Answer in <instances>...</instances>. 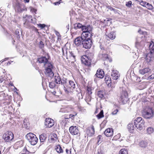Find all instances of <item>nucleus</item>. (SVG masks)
Wrapping results in <instances>:
<instances>
[{"label": "nucleus", "mask_w": 154, "mask_h": 154, "mask_svg": "<svg viewBox=\"0 0 154 154\" xmlns=\"http://www.w3.org/2000/svg\"><path fill=\"white\" fill-rule=\"evenodd\" d=\"M150 52L147 54L145 60L144 61L143 66L145 68L139 70L140 74L143 75L151 72V69L149 68L151 64L154 61V43L152 42L148 43Z\"/></svg>", "instance_id": "f257e3e1"}, {"label": "nucleus", "mask_w": 154, "mask_h": 154, "mask_svg": "<svg viewBox=\"0 0 154 154\" xmlns=\"http://www.w3.org/2000/svg\"><path fill=\"white\" fill-rule=\"evenodd\" d=\"M45 69V74L47 76L49 77L50 78L53 77L54 75V73L53 71L54 68V66L49 62L44 66Z\"/></svg>", "instance_id": "f03ea898"}, {"label": "nucleus", "mask_w": 154, "mask_h": 154, "mask_svg": "<svg viewBox=\"0 0 154 154\" xmlns=\"http://www.w3.org/2000/svg\"><path fill=\"white\" fill-rule=\"evenodd\" d=\"M143 116L146 119L152 118L153 116L154 112L151 108L146 107L142 111Z\"/></svg>", "instance_id": "7ed1b4c3"}, {"label": "nucleus", "mask_w": 154, "mask_h": 154, "mask_svg": "<svg viewBox=\"0 0 154 154\" xmlns=\"http://www.w3.org/2000/svg\"><path fill=\"white\" fill-rule=\"evenodd\" d=\"M27 139L32 145H35L37 143L38 139L36 135L32 133H29L26 136Z\"/></svg>", "instance_id": "20e7f679"}, {"label": "nucleus", "mask_w": 154, "mask_h": 154, "mask_svg": "<svg viewBox=\"0 0 154 154\" xmlns=\"http://www.w3.org/2000/svg\"><path fill=\"white\" fill-rule=\"evenodd\" d=\"M120 100L123 104H125L128 101L129 99L128 94L125 89L122 88L120 94Z\"/></svg>", "instance_id": "39448f33"}, {"label": "nucleus", "mask_w": 154, "mask_h": 154, "mask_svg": "<svg viewBox=\"0 0 154 154\" xmlns=\"http://www.w3.org/2000/svg\"><path fill=\"white\" fill-rule=\"evenodd\" d=\"M142 37L143 36H137L136 38L135 47L138 49L143 47L144 46L143 42L142 39Z\"/></svg>", "instance_id": "423d86ee"}, {"label": "nucleus", "mask_w": 154, "mask_h": 154, "mask_svg": "<svg viewBox=\"0 0 154 154\" xmlns=\"http://www.w3.org/2000/svg\"><path fill=\"white\" fill-rule=\"evenodd\" d=\"M82 45L83 47L86 49L90 48L92 45V42L91 39H84L82 42Z\"/></svg>", "instance_id": "0eeeda50"}, {"label": "nucleus", "mask_w": 154, "mask_h": 154, "mask_svg": "<svg viewBox=\"0 0 154 154\" xmlns=\"http://www.w3.org/2000/svg\"><path fill=\"white\" fill-rule=\"evenodd\" d=\"M92 31L82 32L81 34V36L84 39H91V38L92 37Z\"/></svg>", "instance_id": "6e6552de"}, {"label": "nucleus", "mask_w": 154, "mask_h": 154, "mask_svg": "<svg viewBox=\"0 0 154 154\" xmlns=\"http://www.w3.org/2000/svg\"><path fill=\"white\" fill-rule=\"evenodd\" d=\"M70 133L73 135H78L80 134L78 128L76 126H72L69 128Z\"/></svg>", "instance_id": "1a4fd4ad"}, {"label": "nucleus", "mask_w": 154, "mask_h": 154, "mask_svg": "<svg viewBox=\"0 0 154 154\" xmlns=\"http://www.w3.org/2000/svg\"><path fill=\"white\" fill-rule=\"evenodd\" d=\"M54 124V122L53 120L49 118H46L45 120V125L46 127L51 128Z\"/></svg>", "instance_id": "9d476101"}, {"label": "nucleus", "mask_w": 154, "mask_h": 154, "mask_svg": "<svg viewBox=\"0 0 154 154\" xmlns=\"http://www.w3.org/2000/svg\"><path fill=\"white\" fill-rule=\"evenodd\" d=\"M86 134L89 137H91L94 134L95 131L94 126H91V127H88L86 130Z\"/></svg>", "instance_id": "9b49d317"}, {"label": "nucleus", "mask_w": 154, "mask_h": 154, "mask_svg": "<svg viewBox=\"0 0 154 154\" xmlns=\"http://www.w3.org/2000/svg\"><path fill=\"white\" fill-rule=\"evenodd\" d=\"M3 137L5 140L7 142L12 140L14 137L13 134L11 132H9L8 134L3 135Z\"/></svg>", "instance_id": "f8f14e48"}, {"label": "nucleus", "mask_w": 154, "mask_h": 154, "mask_svg": "<svg viewBox=\"0 0 154 154\" xmlns=\"http://www.w3.org/2000/svg\"><path fill=\"white\" fill-rule=\"evenodd\" d=\"M104 133L107 137L112 136L113 134V130L112 128H108L105 130Z\"/></svg>", "instance_id": "ddd939ff"}, {"label": "nucleus", "mask_w": 154, "mask_h": 154, "mask_svg": "<svg viewBox=\"0 0 154 154\" xmlns=\"http://www.w3.org/2000/svg\"><path fill=\"white\" fill-rule=\"evenodd\" d=\"M145 122L144 120L141 121L140 122H138V123H136L134 124V125L135 126V127L138 129L141 130L144 126V124Z\"/></svg>", "instance_id": "4468645a"}, {"label": "nucleus", "mask_w": 154, "mask_h": 154, "mask_svg": "<svg viewBox=\"0 0 154 154\" xmlns=\"http://www.w3.org/2000/svg\"><path fill=\"white\" fill-rule=\"evenodd\" d=\"M83 40V38L81 36V37L76 38L74 40V43L75 45L79 46L82 45V42Z\"/></svg>", "instance_id": "2eb2a0df"}, {"label": "nucleus", "mask_w": 154, "mask_h": 154, "mask_svg": "<svg viewBox=\"0 0 154 154\" xmlns=\"http://www.w3.org/2000/svg\"><path fill=\"white\" fill-rule=\"evenodd\" d=\"M106 38H109L111 40L114 39L116 37V34L113 32H111L110 33H109L107 32L106 33Z\"/></svg>", "instance_id": "dca6fc26"}, {"label": "nucleus", "mask_w": 154, "mask_h": 154, "mask_svg": "<svg viewBox=\"0 0 154 154\" xmlns=\"http://www.w3.org/2000/svg\"><path fill=\"white\" fill-rule=\"evenodd\" d=\"M95 75L98 78H103L104 76V72L102 69H98Z\"/></svg>", "instance_id": "f3484780"}, {"label": "nucleus", "mask_w": 154, "mask_h": 154, "mask_svg": "<svg viewBox=\"0 0 154 154\" xmlns=\"http://www.w3.org/2000/svg\"><path fill=\"white\" fill-rule=\"evenodd\" d=\"M81 29L82 32L92 31V27L90 25H88L87 26L82 25Z\"/></svg>", "instance_id": "a211bd4d"}, {"label": "nucleus", "mask_w": 154, "mask_h": 154, "mask_svg": "<svg viewBox=\"0 0 154 154\" xmlns=\"http://www.w3.org/2000/svg\"><path fill=\"white\" fill-rule=\"evenodd\" d=\"M38 61L40 63H43L44 66L45 65V63L49 62L48 59L45 57H42L38 59Z\"/></svg>", "instance_id": "6ab92c4d"}, {"label": "nucleus", "mask_w": 154, "mask_h": 154, "mask_svg": "<svg viewBox=\"0 0 154 154\" xmlns=\"http://www.w3.org/2000/svg\"><path fill=\"white\" fill-rule=\"evenodd\" d=\"M47 138V135L45 134H43L39 135V139L40 141V146L44 143L46 141Z\"/></svg>", "instance_id": "aec40b11"}, {"label": "nucleus", "mask_w": 154, "mask_h": 154, "mask_svg": "<svg viewBox=\"0 0 154 154\" xmlns=\"http://www.w3.org/2000/svg\"><path fill=\"white\" fill-rule=\"evenodd\" d=\"M118 73V72L117 71H113L112 72L111 75L112 78L113 80H116L119 78V75Z\"/></svg>", "instance_id": "412c9836"}, {"label": "nucleus", "mask_w": 154, "mask_h": 154, "mask_svg": "<svg viewBox=\"0 0 154 154\" xmlns=\"http://www.w3.org/2000/svg\"><path fill=\"white\" fill-rule=\"evenodd\" d=\"M54 79L55 81L57 84H60L61 83L62 84H64L65 81H64L63 82L61 81V78L58 74H57V75L55 76Z\"/></svg>", "instance_id": "4be33fe9"}, {"label": "nucleus", "mask_w": 154, "mask_h": 154, "mask_svg": "<svg viewBox=\"0 0 154 154\" xmlns=\"http://www.w3.org/2000/svg\"><path fill=\"white\" fill-rule=\"evenodd\" d=\"M15 10L20 13L23 11L24 9L21 8V6L20 3H17L16 4L15 8Z\"/></svg>", "instance_id": "5701e85b"}, {"label": "nucleus", "mask_w": 154, "mask_h": 154, "mask_svg": "<svg viewBox=\"0 0 154 154\" xmlns=\"http://www.w3.org/2000/svg\"><path fill=\"white\" fill-rule=\"evenodd\" d=\"M55 149L57 153H61L63 152L64 148H63V149H62L60 145H58L56 146Z\"/></svg>", "instance_id": "b1692460"}, {"label": "nucleus", "mask_w": 154, "mask_h": 154, "mask_svg": "<svg viewBox=\"0 0 154 154\" xmlns=\"http://www.w3.org/2000/svg\"><path fill=\"white\" fill-rule=\"evenodd\" d=\"M134 128L133 123H129L128 125V131L131 133H133L134 131Z\"/></svg>", "instance_id": "393cba45"}, {"label": "nucleus", "mask_w": 154, "mask_h": 154, "mask_svg": "<svg viewBox=\"0 0 154 154\" xmlns=\"http://www.w3.org/2000/svg\"><path fill=\"white\" fill-rule=\"evenodd\" d=\"M22 30L21 28L19 27L15 31V33L17 35V38H20V36L22 35Z\"/></svg>", "instance_id": "a878e982"}, {"label": "nucleus", "mask_w": 154, "mask_h": 154, "mask_svg": "<svg viewBox=\"0 0 154 154\" xmlns=\"http://www.w3.org/2000/svg\"><path fill=\"white\" fill-rule=\"evenodd\" d=\"M24 18H26V21H28L30 22V20H34L35 21L36 20V19L35 18H32V16L30 15H25L23 17Z\"/></svg>", "instance_id": "bb28decb"}, {"label": "nucleus", "mask_w": 154, "mask_h": 154, "mask_svg": "<svg viewBox=\"0 0 154 154\" xmlns=\"http://www.w3.org/2000/svg\"><path fill=\"white\" fill-rule=\"evenodd\" d=\"M104 80L106 82V83H108L109 86L112 87L111 84L112 83V82L110 78H109L108 75L106 76L105 77Z\"/></svg>", "instance_id": "cd10ccee"}, {"label": "nucleus", "mask_w": 154, "mask_h": 154, "mask_svg": "<svg viewBox=\"0 0 154 154\" xmlns=\"http://www.w3.org/2000/svg\"><path fill=\"white\" fill-rule=\"evenodd\" d=\"M82 61L86 65L89 66L91 64L90 60L88 59V60L84 58H82Z\"/></svg>", "instance_id": "c85d7f7f"}, {"label": "nucleus", "mask_w": 154, "mask_h": 154, "mask_svg": "<svg viewBox=\"0 0 154 154\" xmlns=\"http://www.w3.org/2000/svg\"><path fill=\"white\" fill-rule=\"evenodd\" d=\"M69 87L71 89H74L75 87V84L74 82L72 81H69Z\"/></svg>", "instance_id": "c756f323"}, {"label": "nucleus", "mask_w": 154, "mask_h": 154, "mask_svg": "<svg viewBox=\"0 0 154 154\" xmlns=\"http://www.w3.org/2000/svg\"><path fill=\"white\" fill-rule=\"evenodd\" d=\"M66 82H65L64 84V89L66 93H68L69 92V91H70V89H71L69 87L66 86Z\"/></svg>", "instance_id": "7c9ffc66"}, {"label": "nucleus", "mask_w": 154, "mask_h": 154, "mask_svg": "<svg viewBox=\"0 0 154 154\" xmlns=\"http://www.w3.org/2000/svg\"><path fill=\"white\" fill-rule=\"evenodd\" d=\"M119 154H128V150L125 148L122 149L120 150Z\"/></svg>", "instance_id": "2f4dec72"}, {"label": "nucleus", "mask_w": 154, "mask_h": 154, "mask_svg": "<svg viewBox=\"0 0 154 154\" xmlns=\"http://www.w3.org/2000/svg\"><path fill=\"white\" fill-rule=\"evenodd\" d=\"M82 25L80 23H76L74 24V28L77 29H82Z\"/></svg>", "instance_id": "473e14b6"}, {"label": "nucleus", "mask_w": 154, "mask_h": 154, "mask_svg": "<svg viewBox=\"0 0 154 154\" xmlns=\"http://www.w3.org/2000/svg\"><path fill=\"white\" fill-rule=\"evenodd\" d=\"M145 5V7L149 10H152L153 8V7L152 5L148 3H146Z\"/></svg>", "instance_id": "72a5a7b5"}, {"label": "nucleus", "mask_w": 154, "mask_h": 154, "mask_svg": "<svg viewBox=\"0 0 154 154\" xmlns=\"http://www.w3.org/2000/svg\"><path fill=\"white\" fill-rule=\"evenodd\" d=\"M104 92L103 91H99L97 93L98 96L101 99H103Z\"/></svg>", "instance_id": "f704fd0d"}, {"label": "nucleus", "mask_w": 154, "mask_h": 154, "mask_svg": "<svg viewBox=\"0 0 154 154\" xmlns=\"http://www.w3.org/2000/svg\"><path fill=\"white\" fill-rule=\"evenodd\" d=\"M87 91L88 95L89 96V99H90V98H91V96H90V95L92 93V89H91V88H90V87H87Z\"/></svg>", "instance_id": "c9c22d12"}, {"label": "nucleus", "mask_w": 154, "mask_h": 154, "mask_svg": "<svg viewBox=\"0 0 154 154\" xmlns=\"http://www.w3.org/2000/svg\"><path fill=\"white\" fill-rule=\"evenodd\" d=\"M97 116L98 119H100L103 117L104 116L103 110H101L100 112L97 115Z\"/></svg>", "instance_id": "e433bc0d"}, {"label": "nucleus", "mask_w": 154, "mask_h": 154, "mask_svg": "<svg viewBox=\"0 0 154 154\" xmlns=\"http://www.w3.org/2000/svg\"><path fill=\"white\" fill-rule=\"evenodd\" d=\"M101 55L102 56V59L103 60H106L109 59V57L107 54H102Z\"/></svg>", "instance_id": "4c0bfd02"}, {"label": "nucleus", "mask_w": 154, "mask_h": 154, "mask_svg": "<svg viewBox=\"0 0 154 154\" xmlns=\"http://www.w3.org/2000/svg\"><path fill=\"white\" fill-rule=\"evenodd\" d=\"M140 146L142 147H145L147 146V144L144 141H142L140 143Z\"/></svg>", "instance_id": "58836bf2"}, {"label": "nucleus", "mask_w": 154, "mask_h": 154, "mask_svg": "<svg viewBox=\"0 0 154 154\" xmlns=\"http://www.w3.org/2000/svg\"><path fill=\"white\" fill-rule=\"evenodd\" d=\"M144 120L141 117H138L136 118L134 121V124L136 123H138V122H140L141 121Z\"/></svg>", "instance_id": "ea45409f"}, {"label": "nucleus", "mask_w": 154, "mask_h": 154, "mask_svg": "<svg viewBox=\"0 0 154 154\" xmlns=\"http://www.w3.org/2000/svg\"><path fill=\"white\" fill-rule=\"evenodd\" d=\"M66 112H71L73 111V109L70 106L66 107Z\"/></svg>", "instance_id": "a19ab883"}, {"label": "nucleus", "mask_w": 154, "mask_h": 154, "mask_svg": "<svg viewBox=\"0 0 154 154\" xmlns=\"http://www.w3.org/2000/svg\"><path fill=\"white\" fill-rule=\"evenodd\" d=\"M147 131L149 134H151L153 132L154 129L152 127H149L147 128Z\"/></svg>", "instance_id": "79ce46f5"}, {"label": "nucleus", "mask_w": 154, "mask_h": 154, "mask_svg": "<svg viewBox=\"0 0 154 154\" xmlns=\"http://www.w3.org/2000/svg\"><path fill=\"white\" fill-rule=\"evenodd\" d=\"M70 56L71 58H73V61H75V56L74 55V54L72 52H71L70 53Z\"/></svg>", "instance_id": "37998d69"}, {"label": "nucleus", "mask_w": 154, "mask_h": 154, "mask_svg": "<svg viewBox=\"0 0 154 154\" xmlns=\"http://www.w3.org/2000/svg\"><path fill=\"white\" fill-rule=\"evenodd\" d=\"M55 84L54 82H50L49 84V87L51 88H53L55 87Z\"/></svg>", "instance_id": "c03bdc74"}, {"label": "nucleus", "mask_w": 154, "mask_h": 154, "mask_svg": "<svg viewBox=\"0 0 154 154\" xmlns=\"http://www.w3.org/2000/svg\"><path fill=\"white\" fill-rule=\"evenodd\" d=\"M132 3V2L131 1H129L128 2L126 3V5L128 7H130Z\"/></svg>", "instance_id": "a18cd8bd"}, {"label": "nucleus", "mask_w": 154, "mask_h": 154, "mask_svg": "<svg viewBox=\"0 0 154 154\" xmlns=\"http://www.w3.org/2000/svg\"><path fill=\"white\" fill-rule=\"evenodd\" d=\"M138 32L140 33V34H142V35H146L147 34V32H145V31H144V32H143V31H142L140 29H139L138 31Z\"/></svg>", "instance_id": "49530a36"}, {"label": "nucleus", "mask_w": 154, "mask_h": 154, "mask_svg": "<svg viewBox=\"0 0 154 154\" xmlns=\"http://www.w3.org/2000/svg\"><path fill=\"white\" fill-rule=\"evenodd\" d=\"M39 47L40 48L42 49L44 47V44L43 42L42 41L40 42L39 44Z\"/></svg>", "instance_id": "de8ad7c7"}, {"label": "nucleus", "mask_w": 154, "mask_h": 154, "mask_svg": "<svg viewBox=\"0 0 154 154\" xmlns=\"http://www.w3.org/2000/svg\"><path fill=\"white\" fill-rule=\"evenodd\" d=\"M66 109V107L64 108H62L60 109V112H62L67 113Z\"/></svg>", "instance_id": "09e8293b"}, {"label": "nucleus", "mask_w": 154, "mask_h": 154, "mask_svg": "<svg viewBox=\"0 0 154 154\" xmlns=\"http://www.w3.org/2000/svg\"><path fill=\"white\" fill-rule=\"evenodd\" d=\"M97 139H99L98 141V143L100 142V143L102 141V136L100 135H99L97 137Z\"/></svg>", "instance_id": "8fccbe9b"}, {"label": "nucleus", "mask_w": 154, "mask_h": 154, "mask_svg": "<svg viewBox=\"0 0 154 154\" xmlns=\"http://www.w3.org/2000/svg\"><path fill=\"white\" fill-rule=\"evenodd\" d=\"M65 152L66 154H70L71 153V149L69 150L66 149H65Z\"/></svg>", "instance_id": "3c124183"}, {"label": "nucleus", "mask_w": 154, "mask_h": 154, "mask_svg": "<svg viewBox=\"0 0 154 154\" xmlns=\"http://www.w3.org/2000/svg\"><path fill=\"white\" fill-rule=\"evenodd\" d=\"M38 26H39L41 28H42V29L45 26V25L44 24H38Z\"/></svg>", "instance_id": "603ef678"}, {"label": "nucleus", "mask_w": 154, "mask_h": 154, "mask_svg": "<svg viewBox=\"0 0 154 154\" xmlns=\"http://www.w3.org/2000/svg\"><path fill=\"white\" fill-rule=\"evenodd\" d=\"M118 109H115V110H114L112 112V114L113 115H116L117 114V112H118Z\"/></svg>", "instance_id": "864d4df0"}, {"label": "nucleus", "mask_w": 154, "mask_h": 154, "mask_svg": "<svg viewBox=\"0 0 154 154\" xmlns=\"http://www.w3.org/2000/svg\"><path fill=\"white\" fill-rule=\"evenodd\" d=\"M62 1L61 0H60V1L59 2H54V4L55 5H59L60 4V3L62 2Z\"/></svg>", "instance_id": "5fc2aeb1"}, {"label": "nucleus", "mask_w": 154, "mask_h": 154, "mask_svg": "<svg viewBox=\"0 0 154 154\" xmlns=\"http://www.w3.org/2000/svg\"><path fill=\"white\" fill-rule=\"evenodd\" d=\"M25 153H21V154H29L31 153V152L28 151L26 149H25Z\"/></svg>", "instance_id": "6e6d98bb"}, {"label": "nucleus", "mask_w": 154, "mask_h": 154, "mask_svg": "<svg viewBox=\"0 0 154 154\" xmlns=\"http://www.w3.org/2000/svg\"><path fill=\"white\" fill-rule=\"evenodd\" d=\"M110 9L111 11H113L115 12H117V10L115 8H111Z\"/></svg>", "instance_id": "4d7b16f0"}, {"label": "nucleus", "mask_w": 154, "mask_h": 154, "mask_svg": "<svg viewBox=\"0 0 154 154\" xmlns=\"http://www.w3.org/2000/svg\"><path fill=\"white\" fill-rule=\"evenodd\" d=\"M71 114L72 115H73L72 116H73L74 117L76 116L77 114V113L76 112H72V113Z\"/></svg>", "instance_id": "13d9d810"}, {"label": "nucleus", "mask_w": 154, "mask_h": 154, "mask_svg": "<svg viewBox=\"0 0 154 154\" xmlns=\"http://www.w3.org/2000/svg\"><path fill=\"white\" fill-rule=\"evenodd\" d=\"M30 22L34 24L36 23V20L35 21L34 20H30Z\"/></svg>", "instance_id": "bf43d9fd"}, {"label": "nucleus", "mask_w": 154, "mask_h": 154, "mask_svg": "<svg viewBox=\"0 0 154 154\" xmlns=\"http://www.w3.org/2000/svg\"><path fill=\"white\" fill-rule=\"evenodd\" d=\"M73 116V115H72V114H70L69 115V118H71L73 117V118H74V116Z\"/></svg>", "instance_id": "052dcab7"}, {"label": "nucleus", "mask_w": 154, "mask_h": 154, "mask_svg": "<svg viewBox=\"0 0 154 154\" xmlns=\"http://www.w3.org/2000/svg\"><path fill=\"white\" fill-rule=\"evenodd\" d=\"M97 154H104V153L100 151V152L98 151V153Z\"/></svg>", "instance_id": "680f3d73"}, {"label": "nucleus", "mask_w": 154, "mask_h": 154, "mask_svg": "<svg viewBox=\"0 0 154 154\" xmlns=\"http://www.w3.org/2000/svg\"><path fill=\"white\" fill-rule=\"evenodd\" d=\"M24 1L26 3H28L29 1V0H24Z\"/></svg>", "instance_id": "e2e57ef3"}, {"label": "nucleus", "mask_w": 154, "mask_h": 154, "mask_svg": "<svg viewBox=\"0 0 154 154\" xmlns=\"http://www.w3.org/2000/svg\"><path fill=\"white\" fill-rule=\"evenodd\" d=\"M52 93L54 95H55L56 94V92L55 91H53Z\"/></svg>", "instance_id": "0e129e2a"}, {"label": "nucleus", "mask_w": 154, "mask_h": 154, "mask_svg": "<svg viewBox=\"0 0 154 154\" xmlns=\"http://www.w3.org/2000/svg\"><path fill=\"white\" fill-rule=\"evenodd\" d=\"M79 97L80 95H81V96L82 97L81 98V99H82L83 98L82 97V94L81 93H79Z\"/></svg>", "instance_id": "69168bd1"}, {"label": "nucleus", "mask_w": 154, "mask_h": 154, "mask_svg": "<svg viewBox=\"0 0 154 154\" xmlns=\"http://www.w3.org/2000/svg\"><path fill=\"white\" fill-rule=\"evenodd\" d=\"M4 61H0V65Z\"/></svg>", "instance_id": "338daca9"}, {"label": "nucleus", "mask_w": 154, "mask_h": 154, "mask_svg": "<svg viewBox=\"0 0 154 154\" xmlns=\"http://www.w3.org/2000/svg\"><path fill=\"white\" fill-rule=\"evenodd\" d=\"M63 48H62V52H63V54L64 53V51H63Z\"/></svg>", "instance_id": "774afa93"}]
</instances>
